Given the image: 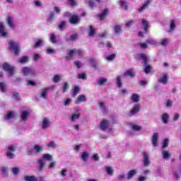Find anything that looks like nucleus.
I'll return each mask as SVG.
<instances>
[{
  "instance_id": "nucleus-1",
  "label": "nucleus",
  "mask_w": 181,
  "mask_h": 181,
  "mask_svg": "<svg viewBox=\"0 0 181 181\" xmlns=\"http://www.w3.org/2000/svg\"><path fill=\"white\" fill-rule=\"evenodd\" d=\"M45 160H47L48 162H52V160H53V156L48 153L42 155V158L38 160V163L40 165L39 166L40 170H43V168H45Z\"/></svg>"
},
{
  "instance_id": "nucleus-2",
  "label": "nucleus",
  "mask_w": 181,
  "mask_h": 181,
  "mask_svg": "<svg viewBox=\"0 0 181 181\" xmlns=\"http://www.w3.org/2000/svg\"><path fill=\"white\" fill-rule=\"evenodd\" d=\"M137 57L139 59H141L142 60H144V71L146 74H148V73H151V66L147 65L148 64V58L146 57V54H137Z\"/></svg>"
},
{
  "instance_id": "nucleus-3",
  "label": "nucleus",
  "mask_w": 181,
  "mask_h": 181,
  "mask_svg": "<svg viewBox=\"0 0 181 181\" xmlns=\"http://www.w3.org/2000/svg\"><path fill=\"white\" fill-rule=\"evenodd\" d=\"M11 50L14 52L16 56L19 54V52H21V46L19 45V42H16L13 40H10L8 42Z\"/></svg>"
},
{
  "instance_id": "nucleus-4",
  "label": "nucleus",
  "mask_w": 181,
  "mask_h": 181,
  "mask_svg": "<svg viewBox=\"0 0 181 181\" xmlns=\"http://www.w3.org/2000/svg\"><path fill=\"white\" fill-rule=\"evenodd\" d=\"M43 149H45V146L36 144L33 146V149L29 148L28 150V153L29 155H33L35 152L37 153H40V152H43Z\"/></svg>"
},
{
  "instance_id": "nucleus-5",
  "label": "nucleus",
  "mask_w": 181,
  "mask_h": 181,
  "mask_svg": "<svg viewBox=\"0 0 181 181\" xmlns=\"http://www.w3.org/2000/svg\"><path fill=\"white\" fill-rule=\"evenodd\" d=\"M76 54H78V56H81V54H83V51L81 49H71L66 57V59H67V60H70V59H73Z\"/></svg>"
},
{
  "instance_id": "nucleus-6",
  "label": "nucleus",
  "mask_w": 181,
  "mask_h": 181,
  "mask_svg": "<svg viewBox=\"0 0 181 181\" xmlns=\"http://www.w3.org/2000/svg\"><path fill=\"white\" fill-rule=\"evenodd\" d=\"M3 69L5 71L8 73L9 76H13V73H15V66L9 64L8 63H4L3 64Z\"/></svg>"
},
{
  "instance_id": "nucleus-7",
  "label": "nucleus",
  "mask_w": 181,
  "mask_h": 181,
  "mask_svg": "<svg viewBox=\"0 0 181 181\" xmlns=\"http://www.w3.org/2000/svg\"><path fill=\"white\" fill-rule=\"evenodd\" d=\"M52 122H50V119L49 117H44L40 122V127L42 129H47V128L50 127Z\"/></svg>"
},
{
  "instance_id": "nucleus-8",
  "label": "nucleus",
  "mask_w": 181,
  "mask_h": 181,
  "mask_svg": "<svg viewBox=\"0 0 181 181\" xmlns=\"http://www.w3.org/2000/svg\"><path fill=\"white\" fill-rule=\"evenodd\" d=\"M8 36H9V33H8L6 29H5L4 23L0 21V37H8Z\"/></svg>"
},
{
  "instance_id": "nucleus-9",
  "label": "nucleus",
  "mask_w": 181,
  "mask_h": 181,
  "mask_svg": "<svg viewBox=\"0 0 181 181\" xmlns=\"http://www.w3.org/2000/svg\"><path fill=\"white\" fill-rule=\"evenodd\" d=\"M81 115V114L80 113V109H76L75 112L71 115L70 119L72 122H76L77 119H80Z\"/></svg>"
},
{
  "instance_id": "nucleus-10",
  "label": "nucleus",
  "mask_w": 181,
  "mask_h": 181,
  "mask_svg": "<svg viewBox=\"0 0 181 181\" xmlns=\"http://www.w3.org/2000/svg\"><path fill=\"white\" fill-rule=\"evenodd\" d=\"M15 151H16L15 146H10L8 147L6 155L8 159H13V158H15V154H13V152H15Z\"/></svg>"
},
{
  "instance_id": "nucleus-11",
  "label": "nucleus",
  "mask_w": 181,
  "mask_h": 181,
  "mask_svg": "<svg viewBox=\"0 0 181 181\" xmlns=\"http://www.w3.org/2000/svg\"><path fill=\"white\" fill-rule=\"evenodd\" d=\"M151 4H152V1L151 0H146L144 4L142 5V6L139 7L138 8V12H139L140 13H142V12H145V10L149 6V5H151Z\"/></svg>"
},
{
  "instance_id": "nucleus-12",
  "label": "nucleus",
  "mask_w": 181,
  "mask_h": 181,
  "mask_svg": "<svg viewBox=\"0 0 181 181\" xmlns=\"http://www.w3.org/2000/svg\"><path fill=\"white\" fill-rule=\"evenodd\" d=\"M106 83H108V78L100 77L96 80L95 85L100 86L101 87H104Z\"/></svg>"
},
{
  "instance_id": "nucleus-13",
  "label": "nucleus",
  "mask_w": 181,
  "mask_h": 181,
  "mask_svg": "<svg viewBox=\"0 0 181 181\" xmlns=\"http://www.w3.org/2000/svg\"><path fill=\"white\" fill-rule=\"evenodd\" d=\"M22 72L23 73L24 76H33V74H35V71L33 69L29 67L23 68Z\"/></svg>"
},
{
  "instance_id": "nucleus-14",
  "label": "nucleus",
  "mask_w": 181,
  "mask_h": 181,
  "mask_svg": "<svg viewBox=\"0 0 181 181\" xmlns=\"http://www.w3.org/2000/svg\"><path fill=\"white\" fill-rule=\"evenodd\" d=\"M100 129L105 131L110 129V122L108 120H103L100 123Z\"/></svg>"
},
{
  "instance_id": "nucleus-15",
  "label": "nucleus",
  "mask_w": 181,
  "mask_h": 181,
  "mask_svg": "<svg viewBox=\"0 0 181 181\" xmlns=\"http://www.w3.org/2000/svg\"><path fill=\"white\" fill-rule=\"evenodd\" d=\"M30 115V113L28 110L22 111L21 113V121H23L24 122H25V121H28V118L29 117Z\"/></svg>"
},
{
  "instance_id": "nucleus-16",
  "label": "nucleus",
  "mask_w": 181,
  "mask_h": 181,
  "mask_svg": "<svg viewBox=\"0 0 181 181\" xmlns=\"http://www.w3.org/2000/svg\"><path fill=\"white\" fill-rule=\"evenodd\" d=\"M87 98L85 95H80L78 96L77 100L75 101V104H81V103H86Z\"/></svg>"
},
{
  "instance_id": "nucleus-17",
  "label": "nucleus",
  "mask_w": 181,
  "mask_h": 181,
  "mask_svg": "<svg viewBox=\"0 0 181 181\" xmlns=\"http://www.w3.org/2000/svg\"><path fill=\"white\" fill-rule=\"evenodd\" d=\"M139 110H141V105H135L130 111V115H135V114H138V112H139Z\"/></svg>"
},
{
  "instance_id": "nucleus-18",
  "label": "nucleus",
  "mask_w": 181,
  "mask_h": 181,
  "mask_svg": "<svg viewBox=\"0 0 181 181\" xmlns=\"http://www.w3.org/2000/svg\"><path fill=\"white\" fill-rule=\"evenodd\" d=\"M143 158H144L143 159L144 165L146 167L149 166V163H151V161H149V156L146 153H143Z\"/></svg>"
},
{
  "instance_id": "nucleus-19",
  "label": "nucleus",
  "mask_w": 181,
  "mask_h": 181,
  "mask_svg": "<svg viewBox=\"0 0 181 181\" xmlns=\"http://www.w3.org/2000/svg\"><path fill=\"white\" fill-rule=\"evenodd\" d=\"M141 25L145 33H148V28L149 27V23L145 18L141 20Z\"/></svg>"
},
{
  "instance_id": "nucleus-20",
  "label": "nucleus",
  "mask_w": 181,
  "mask_h": 181,
  "mask_svg": "<svg viewBox=\"0 0 181 181\" xmlns=\"http://www.w3.org/2000/svg\"><path fill=\"white\" fill-rule=\"evenodd\" d=\"M124 77H135V71L134 69H128L124 73Z\"/></svg>"
},
{
  "instance_id": "nucleus-21",
  "label": "nucleus",
  "mask_w": 181,
  "mask_h": 181,
  "mask_svg": "<svg viewBox=\"0 0 181 181\" xmlns=\"http://www.w3.org/2000/svg\"><path fill=\"white\" fill-rule=\"evenodd\" d=\"M7 25H8L11 29H15V23L13 22V18L11 16L7 17Z\"/></svg>"
},
{
  "instance_id": "nucleus-22",
  "label": "nucleus",
  "mask_w": 181,
  "mask_h": 181,
  "mask_svg": "<svg viewBox=\"0 0 181 181\" xmlns=\"http://www.w3.org/2000/svg\"><path fill=\"white\" fill-rule=\"evenodd\" d=\"M158 83L166 84V83H168V74H163L158 79Z\"/></svg>"
},
{
  "instance_id": "nucleus-23",
  "label": "nucleus",
  "mask_w": 181,
  "mask_h": 181,
  "mask_svg": "<svg viewBox=\"0 0 181 181\" xmlns=\"http://www.w3.org/2000/svg\"><path fill=\"white\" fill-rule=\"evenodd\" d=\"M49 90H50V88H45L42 89L40 97H41V98H46V97H47V93H49Z\"/></svg>"
},
{
  "instance_id": "nucleus-24",
  "label": "nucleus",
  "mask_w": 181,
  "mask_h": 181,
  "mask_svg": "<svg viewBox=\"0 0 181 181\" xmlns=\"http://www.w3.org/2000/svg\"><path fill=\"white\" fill-rule=\"evenodd\" d=\"M88 158H90V154L87 151H83L81 156V159L83 162H87L88 160Z\"/></svg>"
},
{
  "instance_id": "nucleus-25",
  "label": "nucleus",
  "mask_w": 181,
  "mask_h": 181,
  "mask_svg": "<svg viewBox=\"0 0 181 181\" xmlns=\"http://www.w3.org/2000/svg\"><path fill=\"white\" fill-rule=\"evenodd\" d=\"M80 21V18L77 16H72L69 18V22L72 24L74 25L75 23H77Z\"/></svg>"
},
{
  "instance_id": "nucleus-26",
  "label": "nucleus",
  "mask_w": 181,
  "mask_h": 181,
  "mask_svg": "<svg viewBox=\"0 0 181 181\" xmlns=\"http://www.w3.org/2000/svg\"><path fill=\"white\" fill-rule=\"evenodd\" d=\"M107 15H108V8H105V10H103L102 13H100L98 16V18L100 21H103V19H105V16H107Z\"/></svg>"
},
{
  "instance_id": "nucleus-27",
  "label": "nucleus",
  "mask_w": 181,
  "mask_h": 181,
  "mask_svg": "<svg viewBox=\"0 0 181 181\" xmlns=\"http://www.w3.org/2000/svg\"><path fill=\"white\" fill-rule=\"evenodd\" d=\"M152 144L153 146H158V133H154L153 134Z\"/></svg>"
},
{
  "instance_id": "nucleus-28",
  "label": "nucleus",
  "mask_w": 181,
  "mask_h": 181,
  "mask_svg": "<svg viewBox=\"0 0 181 181\" xmlns=\"http://www.w3.org/2000/svg\"><path fill=\"white\" fill-rule=\"evenodd\" d=\"M138 171L136 170H130L127 174L128 180H129V179H132V177H134V176H135V175H136Z\"/></svg>"
},
{
  "instance_id": "nucleus-29",
  "label": "nucleus",
  "mask_w": 181,
  "mask_h": 181,
  "mask_svg": "<svg viewBox=\"0 0 181 181\" xmlns=\"http://www.w3.org/2000/svg\"><path fill=\"white\" fill-rule=\"evenodd\" d=\"M25 181H37V178L35 175H26L24 177Z\"/></svg>"
},
{
  "instance_id": "nucleus-30",
  "label": "nucleus",
  "mask_w": 181,
  "mask_h": 181,
  "mask_svg": "<svg viewBox=\"0 0 181 181\" xmlns=\"http://www.w3.org/2000/svg\"><path fill=\"white\" fill-rule=\"evenodd\" d=\"M105 170L108 176H112L114 175V169L112 168V167H105Z\"/></svg>"
},
{
  "instance_id": "nucleus-31",
  "label": "nucleus",
  "mask_w": 181,
  "mask_h": 181,
  "mask_svg": "<svg viewBox=\"0 0 181 181\" xmlns=\"http://www.w3.org/2000/svg\"><path fill=\"white\" fill-rule=\"evenodd\" d=\"M47 148H52V149H56L57 148V144L54 141L48 142L47 144Z\"/></svg>"
},
{
  "instance_id": "nucleus-32",
  "label": "nucleus",
  "mask_w": 181,
  "mask_h": 181,
  "mask_svg": "<svg viewBox=\"0 0 181 181\" xmlns=\"http://www.w3.org/2000/svg\"><path fill=\"white\" fill-rule=\"evenodd\" d=\"M131 99L134 103H138V101H139V95L137 93H133L132 95Z\"/></svg>"
},
{
  "instance_id": "nucleus-33",
  "label": "nucleus",
  "mask_w": 181,
  "mask_h": 181,
  "mask_svg": "<svg viewBox=\"0 0 181 181\" xmlns=\"http://www.w3.org/2000/svg\"><path fill=\"white\" fill-rule=\"evenodd\" d=\"M13 117H15V112H9L5 116V119H7V120L12 119Z\"/></svg>"
},
{
  "instance_id": "nucleus-34",
  "label": "nucleus",
  "mask_w": 181,
  "mask_h": 181,
  "mask_svg": "<svg viewBox=\"0 0 181 181\" xmlns=\"http://www.w3.org/2000/svg\"><path fill=\"white\" fill-rule=\"evenodd\" d=\"M130 128H132L133 131H141V129H142V127L141 126L134 124H132L130 125Z\"/></svg>"
},
{
  "instance_id": "nucleus-35",
  "label": "nucleus",
  "mask_w": 181,
  "mask_h": 181,
  "mask_svg": "<svg viewBox=\"0 0 181 181\" xmlns=\"http://www.w3.org/2000/svg\"><path fill=\"white\" fill-rule=\"evenodd\" d=\"M119 5L125 11H127V9H128V3H127L125 1H122V0L120 1Z\"/></svg>"
},
{
  "instance_id": "nucleus-36",
  "label": "nucleus",
  "mask_w": 181,
  "mask_h": 181,
  "mask_svg": "<svg viewBox=\"0 0 181 181\" xmlns=\"http://www.w3.org/2000/svg\"><path fill=\"white\" fill-rule=\"evenodd\" d=\"M176 24L175 23V21L171 20L170 22V30L168 32H173V30L175 29Z\"/></svg>"
},
{
  "instance_id": "nucleus-37",
  "label": "nucleus",
  "mask_w": 181,
  "mask_h": 181,
  "mask_svg": "<svg viewBox=\"0 0 181 181\" xmlns=\"http://www.w3.org/2000/svg\"><path fill=\"white\" fill-rule=\"evenodd\" d=\"M19 63H21V64H23L25 63H27V62H29V57L24 56L19 59L18 60Z\"/></svg>"
},
{
  "instance_id": "nucleus-38",
  "label": "nucleus",
  "mask_w": 181,
  "mask_h": 181,
  "mask_svg": "<svg viewBox=\"0 0 181 181\" xmlns=\"http://www.w3.org/2000/svg\"><path fill=\"white\" fill-rule=\"evenodd\" d=\"M49 40L52 43H57V40H56V35L52 33L49 35Z\"/></svg>"
},
{
  "instance_id": "nucleus-39",
  "label": "nucleus",
  "mask_w": 181,
  "mask_h": 181,
  "mask_svg": "<svg viewBox=\"0 0 181 181\" xmlns=\"http://www.w3.org/2000/svg\"><path fill=\"white\" fill-rule=\"evenodd\" d=\"M121 25H115L114 27V33L118 35V33H121L122 32Z\"/></svg>"
},
{
  "instance_id": "nucleus-40",
  "label": "nucleus",
  "mask_w": 181,
  "mask_h": 181,
  "mask_svg": "<svg viewBox=\"0 0 181 181\" xmlns=\"http://www.w3.org/2000/svg\"><path fill=\"white\" fill-rule=\"evenodd\" d=\"M99 107L103 112H105V111H107V107H105V103H104V102H100Z\"/></svg>"
},
{
  "instance_id": "nucleus-41",
  "label": "nucleus",
  "mask_w": 181,
  "mask_h": 181,
  "mask_svg": "<svg viewBox=\"0 0 181 181\" xmlns=\"http://www.w3.org/2000/svg\"><path fill=\"white\" fill-rule=\"evenodd\" d=\"M163 159L168 160L170 158V154L167 151H163Z\"/></svg>"
},
{
  "instance_id": "nucleus-42",
  "label": "nucleus",
  "mask_w": 181,
  "mask_h": 181,
  "mask_svg": "<svg viewBox=\"0 0 181 181\" xmlns=\"http://www.w3.org/2000/svg\"><path fill=\"white\" fill-rule=\"evenodd\" d=\"M162 119H163V122H164V124H167L168 119H169V115L166 114V113L163 114Z\"/></svg>"
},
{
  "instance_id": "nucleus-43",
  "label": "nucleus",
  "mask_w": 181,
  "mask_h": 181,
  "mask_svg": "<svg viewBox=\"0 0 181 181\" xmlns=\"http://www.w3.org/2000/svg\"><path fill=\"white\" fill-rule=\"evenodd\" d=\"M43 40H38L36 42H35V45L34 46V47H40V46H43Z\"/></svg>"
},
{
  "instance_id": "nucleus-44",
  "label": "nucleus",
  "mask_w": 181,
  "mask_h": 181,
  "mask_svg": "<svg viewBox=\"0 0 181 181\" xmlns=\"http://www.w3.org/2000/svg\"><path fill=\"white\" fill-rule=\"evenodd\" d=\"M0 89L1 90L2 93H5L6 90V83L4 82H0Z\"/></svg>"
},
{
  "instance_id": "nucleus-45",
  "label": "nucleus",
  "mask_w": 181,
  "mask_h": 181,
  "mask_svg": "<svg viewBox=\"0 0 181 181\" xmlns=\"http://www.w3.org/2000/svg\"><path fill=\"white\" fill-rule=\"evenodd\" d=\"M85 4L86 5H88L90 8H95V4H94V1L93 0L86 1Z\"/></svg>"
},
{
  "instance_id": "nucleus-46",
  "label": "nucleus",
  "mask_w": 181,
  "mask_h": 181,
  "mask_svg": "<svg viewBox=\"0 0 181 181\" xmlns=\"http://www.w3.org/2000/svg\"><path fill=\"white\" fill-rule=\"evenodd\" d=\"M57 165V162L52 161L49 163V164L48 165V169H54Z\"/></svg>"
},
{
  "instance_id": "nucleus-47",
  "label": "nucleus",
  "mask_w": 181,
  "mask_h": 181,
  "mask_svg": "<svg viewBox=\"0 0 181 181\" xmlns=\"http://www.w3.org/2000/svg\"><path fill=\"white\" fill-rule=\"evenodd\" d=\"M80 91V88H78V86H75L74 88V91L72 93V97H76V95H77V93H78Z\"/></svg>"
},
{
  "instance_id": "nucleus-48",
  "label": "nucleus",
  "mask_w": 181,
  "mask_h": 181,
  "mask_svg": "<svg viewBox=\"0 0 181 181\" xmlns=\"http://www.w3.org/2000/svg\"><path fill=\"white\" fill-rule=\"evenodd\" d=\"M168 43H169V39L165 38L161 40L160 45H161V46H166V45H168Z\"/></svg>"
},
{
  "instance_id": "nucleus-49",
  "label": "nucleus",
  "mask_w": 181,
  "mask_h": 181,
  "mask_svg": "<svg viewBox=\"0 0 181 181\" xmlns=\"http://www.w3.org/2000/svg\"><path fill=\"white\" fill-rule=\"evenodd\" d=\"M78 78H80L81 80H86L87 74H86V73L79 74L78 75Z\"/></svg>"
},
{
  "instance_id": "nucleus-50",
  "label": "nucleus",
  "mask_w": 181,
  "mask_h": 181,
  "mask_svg": "<svg viewBox=\"0 0 181 181\" xmlns=\"http://www.w3.org/2000/svg\"><path fill=\"white\" fill-rule=\"evenodd\" d=\"M67 172H69V170L66 168L62 169L60 173L61 176L66 177V176H67Z\"/></svg>"
},
{
  "instance_id": "nucleus-51",
  "label": "nucleus",
  "mask_w": 181,
  "mask_h": 181,
  "mask_svg": "<svg viewBox=\"0 0 181 181\" xmlns=\"http://www.w3.org/2000/svg\"><path fill=\"white\" fill-rule=\"evenodd\" d=\"M60 78H62V76L60 75H55L52 79L54 83H59L60 81Z\"/></svg>"
},
{
  "instance_id": "nucleus-52",
  "label": "nucleus",
  "mask_w": 181,
  "mask_h": 181,
  "mask_svg": "<svg viewBox=\"0 0 181 181\" xmlns=\"http://www.w3.org/2000/svg\"><path fill=\"white\" fill-rule=\"evenodd\" d=\"M95 34V28H93V26H90L89 30V36H94Z\"/></svg>"
},
{
  "instance_id": "nucleus-53",
  "label": "nucleus",
  "mask_w": 181,
  "mask_h": 181,
  "mask_svg": "<svg viewBox=\"0 0 181 181\" xmlns=\"http://www.w3.org/2000/svg\"><path fill=\"white\" fill-rule=\"evenodd\" d=\"M62 90H63V93H66V91H67L69 90V83L65 82L64 83Z\"/></svg>"
},
{
  "instance_id": "nucleus-54",
  "label": "nucleus",
  "mask_w": 181,
  "mask_h": 181,
  "mask_svg": "<svg viewBox=\"0 0 181 181\" xmlns=\"http://www.w3.org/2000/svg\"><path fill=\"white\" fill-rule=\"evenodd\" d=\"M146 42L149 45H157L156 40H155L152 38L147 40Z\"/></svg>"
},
{
  "instance_id": "nucleus-55",
  "label": "nucleus",
  "mask_w": 181,
  "mask_h": 181,
  "mask_svg": "<svg viewBox=\"0 0 181 181\" xmlns=\"http://www.w3.org/2000/svg\"><path fill=\"white\" fill-rule=\"evenodd\" d=\"M76 39H77V34H74L71 35L69 39H67V41H74Z\"/></svg>"
},
{
  "instance_id": "nucleus-56",
  "label": "nucleus",
  "mask_w": 181,
  "mask_h": 181,
  "mask_svg": "<svg viewBox=\"0 0 181 181\" xmlns=\"http://www.w3.org/2000/svg\"><path fill=\"white\" fill-rule=\"evenodd\" d=\"M117 87L119 88L122 87V82H121V76L117 77Z\"/></svg>"
},
{
  "instance_id": "nucleus-57",
  "label": "nucleus",
  "mask_w": 181,
  "mask_h": 181,
  "mask_svg": "<svg viewBox=\"0 0 181 181\" xmlns=\"http://www.w3.org/2000/svg\"><path fill=\"white\" fill-rule=\"evenodd\" d=\"M114 59H115V54L109 55L106 57V60H107L108 62H111L112 60H114Z\"/></svg>"
},
{
  "instance_id": "nucleus-58",
  "label": "nucleus",
  "mask_w": 181,
  "mask_h": 181,
  "mask_svg": "<svg viewBox=\"0 0 181 181\" xmlns=\"http://www.w3.org/2000/svg\"><path fill=\"white\" fill-rule=\"evenodd\" d=\"M47 54H54L56 53V50L52 48L47 49Z\"/></svg>"
},
{
  "instance_id": "nucleus-59",
  "label": "nucleus",
  "mask_w": 181,
  "mask_h": 181,
  "mask_svg": "<svg viewBox=\"0 0 181 181\" xmlns=\"http://www.w3.org/2000/svg\"><path fill=\"white\" fill-rule=\"evenodd\" d=\"M39 59H40V55H39V54L35 53L33 55V61L34 62H37L39 60Z\"/></svg>"
},
{
  "instance_id": "nucleus-60",
  "label": "nucleus",
  "mask_w": 181,
  "mask_h": 181,
  "mask_svg": "<svg viewBox=\"0 0 181 181\" xmlns=\"http://www.w3.org/2000/svg\"><path fill=\"white\" fill-rule=\"evenodd\" d=\"M27 86H32L33 87H35V86H36V83L33 81L28 80L27 81Z\"/></svg>"
},
{
  "instance_id": "nucleus-61",
  "label": "nucleus",
  "mask_w": 181,
  "mask_h": 181,
  "mask_svg": "<svg viewBox=\"0 0 181 181\" xmlns=\"http://www.w3.org/2000/svg\"><path fill=\"white\" fill-rule=\"evenodd\" d=\"M12 172L14 175H18V173H19V168L18 167L13 168Z\"/></svg>"
},
{
  "instance_id": "nucleus-62",
  "label": "nucleus",
  "mask_w": 181,
  "mask_h": 181,
  "mask_svg": "<svg viewBox=\"0 0 181 181\" xmlns=\"http://www.w3.org/2000/svg\"><path fill=\"white\" fill-rule=\"evenodd\" d=\"M69 104H71V99H65V100H64V105L65 106H67V105H69Z\"/></svg>"
},
{
  "instance_id": "nucleus-63",
  "label": "nucleus",
  "mask_w": 181,
  "mask_h": 181,
  "mask_svg": "<svg viewBox=\"0 0 181 181\" xmlns=\"http://www.w3.org/2000/svg\"><path fill=\"white\" fill-rule=\"evenodd\" d=\"M168 144H169V140L168 139H165L163 142V148H167Z\"/></svg>"
},
{
  "instance_id": "nucleus-64",
  "label": "nucleus",
  "mask_w": 181,
  "mask_h": 181,
  "mask_svg": "<svg viewBox=\"0 0 181 181\" xmlns=\"http://www.w3.org/2000/svg\"><path fill=\"white\" fill-rule=\"evenodd\" d=\"M66 27V22L62 21L61 23L59 25V29H64Z\"/></svg>"
}]
</instances>
